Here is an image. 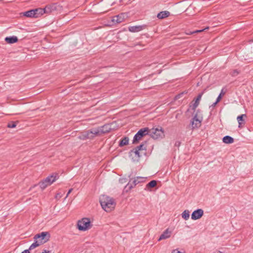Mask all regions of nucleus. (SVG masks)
<instances>
[{"instance_id": "7c9ffc66", "label": "nucleus", "mask_w": 253, "mask_h": 253, "mask_svg": "<svg viewBox=\"0 0 253 253\" xmlns=\"http://www.w3.org/2000/svg\"><path fill=\"white\" fill-rule=\"evenodd\" d=\"M171 253H182L181 252L178 251L177 249H175L172 250Z\"/></svg>"}, {"instance_id": "dca6fc26", "label": "nucleus", "mask_w": 253, "mask_h": 253, "mask_svg": "<svg viewBox=\"0 0 253 253\" xmlns=\"http://www.w3.org/2000/svg\"><path fill=\"white\" fill-rule=\"evenodd\" d=\"M170 13L168 11H163L159 12L157 14V17L159 19H162L168 17L169 16Z\"/></svg>"}, {"instance_id": "393cba45", "label": "nucleus", "mask_w": 253, "mask_h": 253, "mask_svg": "<svg viewBox=\"0 0 253 253\" xmlns=\"http://www.w3.org/2000/svg\"><path fill=\"white\" fill-rule=\"evenodd\" d=\"M240 71L237 70V69H235V70H233V71H232L230 74L231 76L232 77H235V76H237L238 75H239L240 74Z\"/></svg>"}, {"instance_id": "412c9836", "label": "nucleus", "mask_w": 253, "mask_h": 253, "mask_svg": "<svg viewBox=\"0 0 253 253\" xmlns=\"http://www.w3.org/2000/svg\"><path fill=\"white\" fill-rule=\"evenodd\" d=\"M182 217L187 220L190 217V212L188 210H185L183 211L181 214Z\"/></svg>"}, {"instance_id": "473e14b6", "label": "nucleus", "mask_w": 253, "mask_h": 253, "mask_svg": "<svg viewBox=\"0 0 253 253\" xmlns=\"http://www.w3.org/2000/svg\"><path fill=\"white\" fill-rule=\"evenodd\" d=\"M72 189H70L69 191L68 192L67 195L66 196V198L68 196V195L70 194V193L72 191Z\"/></svg>"}, {"instance_id": "58836bf2", "label": "nucleus", "mask_w": 253, "mask_h": 253, "mask_svg": "<svg viewBox=\"0 0 253 253\" xmlns=\"http://www.w3.org/2000/svg\"><path fill=\"white\" fill-rule=\"evenodd\" d=\"M180 94H178V95L176 96L175 98L176 99H178L180 97Z\"/></svg>"}, {"instance_id": "9b49d317", "label": "nucleus", "mask_w": 253, "mask_h": 253, "mask_svg": "<svg viewBox=\"0 0 253 253\" xmlns=\"http://www.w3.org/2000/svg\"><path fill=\"white\" fill-rule=\"evenodd\" d=\"M197 116V114H196L193 118L192 121L191 123L193 129L198 128L201 125V121L198 119Z\"/></svg>"}, {"instance_id": "c756f323", "label": "nucleus", "mask_w": 253, "mask_h": 253, "mask_svg": "<svg viewBox=\"0 0 253 253\" xmlns=\"http://www.w3.org/2000/svg\"><path fill=\"white\" fill-rule=\"evenodd\" d=\"M221 94L220 93V94L218 95V96L217 97V99H216V102H218L220 101V100H221Z\"/></svg>"}, {"instance_id": "5701e85b", "label": "nucleus", "mask_w": 253, "mask_h": 253, "mask_svg": "<svg viewBox=\"0 0 253 253\" xmlns=\"http://www.w3.org/2000/svg\"><path fill=\"white\" fill-rule=\"evenodd\" d=\"M157 184V182L155 180H152L147 184V187H154Z\"/></svg>"}, {"instance_id": "f257e3e1", "label": "nucleus", "mask_w": 253, "mask_h": 253, "mask_svg": "<svg viewBox=\"0 0 253 253\" xmlns=\"http://www.w3.org/2000/svg\"><path fill=\"white\" fill-rule=\"evenodd\" d=\"M111 129V125L110 124H106L97 128H93L84 131L81 133L78 137L82 140L91 139L95 137L101 136L103 134L109 132Z\"/></svg>"}, {"instance_id": "1a4fd4ad", "label": "nucleus", "mask_w": 253, "mask_h": 253, "mask_svg": "<svg viewBox=\"0 0 253 253\" xmlns=\"http://www.w3.org/2000/svg\"><path fill=\"white\" fill-rule=\"evenodd\" d=\"M50 238V234L47 232H42L40 234H36L34 237V240L42 242V244L48 241Z\"/></svg>"}, {"instance_id": "2f4dec72", "label": "nucleus", "mask_w": 253, "mask_h": 253, "mask_svg": "<svg viewBox=\"0 0 253 253\" xmlns=\"http://www.w3.org/2000/svg\"><path fill=\"white\" fill-rule=\"evenodd\" d=\"M119 181L120 183H124L126 182V179L125 178L120 179Z\"/></svg>"}, {"instance_id": "f3484780", "label": "nucleus", "mask_w": 253, "mask_h": 253, "mask_svg": "<svg viewBox=\"0 0 253 253\" xmlns=\"http://www.w3.org/2000/svg\"><path fill=\"white\" fill-rule=\"evenodd\" d=\"M23 15L24 16L30 18H35V11L34 9H31L30 10L27 11L23 13Z\"/></svg>"}, {"instance_id": "f704fd0d", "label": "nucleus", "mask_w": 253, "mask_h": 253, "mask_svg": "<svg viewBox=\"0 0 253 253\" xmlns=\"http://www.w3.org/2000/svg\"><path fill=\"white\" fill-rule=\"evenodd\" d=\"M128 143H119V146L120 147H123L125 145H126V144H127Z\"/></svg>"}, {"instance_id": "4c0bfd02", "label": "nucleus", "mask_w": 253, "mask_h": 253, "mask_svg": "<svg viewBox=\"0 0 253 253\" xmlns=\"http://www.w3.org/2000/svg\"><path fill=\"white\" fill-rule=\"evenodd\" d=\"M61 197V195H60L59 194H57L56 196V198H60Z\"/></svg>"}, {"instance_id": "20e7f679", "label": "nucleus", "mask_w": 253, "mask_h": 253, "mask_svg": "<svg viewBox=\"0 0 253 253\" xmlns=\"http://www.w3.org/2000/svg\"><path fill=\"white\" fill-rule=\"evenodd\" d=\"M58 174L57 173H53L40 182L39 185L41 189H44L48 186L52 184L54 182L58 179Z\"/></svg>"}, {"instance_id": "39448f33", "label": "nucleus", "mask_w": 253, "mask_h": 253, "mask_svg": "<svg viewBox=\"0 0 253 253\" xmlns=\"http://www.w3.org/2000/svg\"><path fill=\"white\" fill-rule=\"evenodd\" d=\"M77 227L80 231H85L88 230L91 227L90 219L88 218H83L78 221Z\"/></svg>"}, {"instance_id": "2eb2a0df", "label": "nucleus", "mask_w": 253, "mask_h": 253, "mask_svg": "<svg viewBox=\"0 0 253 253\" xmlns=\"http://www.w3.org/2000/svg\"><path fill=\"white\" fill-rule=\"evenodd\" d=\"M202 96V93L199 94L195 101V102L193 103V104L192 105V109L194 111H195L196 109V108L198 107V106L199 104L200 100H201Z\"/></svg>"}, {"instance_id": "b1692460", "label": "nucleus", "mask_w": 253, "mask_h": 253, "mask_svg": "<svg viewBox=\"0 0 253 253\" xmlns=\"http://www.w3.org/2000/svg\"><path fill=\"white\" fill-rule=\"evenodd\" d=\"M42 10H44V13H49L51 12V7L49 5H47L42 8Z\"/></svg>"}, {"instance_id": "cd10ccee", "label": "nucleus", "mask_w": 253, "mask_h": 253, "mask_svg": "<svg viewBox=\"0 0 253 253\" xmlns=\"http://www.w3.org/2000/svg\"><path fill=\"white\" fill-rule=\"evenodd\" d=\"M129 139L128 137H124L123 138L119 140V142H128Z\"/></svg>"}, {"instance_id": "c85d7f7f", "label": "nucleus", "mask_w": 253, "mask_h": 253, "mask_svg": "<svg viewBox=\"0 0 253 253\" xmlns=\"http://www.w3.org/2000/svg\"><path fill=\"white\" fill-rule=\"evenodd\" d=\"M207 29H209V27H207L206 28H205V29H202V30H197V31H195L194 33H199V32H202L205 30H207Z\"/></svg>"}, {"instance_id": "72a5a7b5", "label": "nucleus", "mask_w": 253, "mask_h": 253, "mask_svg": "<svg viewBox=\"0 0 253 253\" xmlns=\"http://www.w3.org/2000/svg\"><path fill=\"white\" fill-rule=\"evenodd\" d=\"M21 253H30V251L29 249L25 250L23 252H22Z\"/></svg>"}, {"instance_id": "4468645a", "label": "nucleus", "mask_w": 253, "mask_h": 253, "mask_svg": "<svg viewBox=\"0 0 253 253\" xmlns=\"http://www.w3.org/2000/svg\"><path fill=\"white\" fill-rule=\"evenodd\" d=\"M5 41L9 44L14 43L18 42V40L16 36L7 37L4 39Z\"/></svg>"}, {"instance_id": "7ed1b4c3", "label": "nucleus", "mask_w": 253, "mask_h": 253, "mask_svg": "<svg viewBox=\"0 0 253 253\" xmlns=\"http://www.w3.org/2000/svg\"><path fill=\"white\" fill-rule=\"evenodd\" d=\"M146 153V146L144 143L136 147L129 152V157L133 162H138L140 158Z\"/></svg>"}, {"instance_id": "bb28decb", "label": "nucleus", "mask_w": 253, "mask_h": 253, "mask_svg": "<svg viewBox=\"0 0 253 253\" xmlns=\"http://www.w3.org/2000/svg\"><path fill=\"white\" fill-rule=\"evenodd\" d=\"M244 116H246V115H241L240 116H239L238 117H237V120H238V122L239 124V125H241V122L242 121H243V117Z\"/></svg>"}, {"instance_id": "a878e982", "label": "nucleus", "mask_w": 253, "mask_h": 253, "mask_svg": "<svg viewBox=\"0 0 253 253\" xmlns=\"http://www.w3.org/2000/svg\"><path fill=\"white\" fill-rule=\"evenodd\" d=\"M18 122H10L7 124V127L9 128H14L16 127Z\"/></svg>"}, {"instance_id": "9d476101", "label": "nucleus", "mask_w": 253, "mask_h": 253, "mask_svg": "<svg viewBox=\"0 0 253 253\" xmlns=\"http://www.w3.org/2000/svg\"><path fill=\"white\" fill-rule=\"evenodd\" d=\"M204 214V211L199 209L194 211L191 214V218L193 220H197L200 219Z\"/></svg>"}, {"instance_id": "0eeeda50", "label": "nucleus", "mask_w": 253, "mask_h": 253, "mask_svg": "<svg viewBox=\"0 0 253 253\" xmlns=\"http://www.w3.org/2000/svg\"><path fill=\"white\" fill-rule=\"evenodd\" d=\"M150 129L148 127H144L140 129L133 137L132 142H137L141 139L149 135Z\"/></svg>"}, {"instance_id": "c9c22d12", "label": "nucleus", "mask_w": 253, "mask_h": 253, "mask_svg": "<svg viewBox=\"0 0 253 253\" xmlns=\"http://www.w3.org/2000/svg\"><path fill=\"white\" fill-rule=\"evenodd\" d=\"M217 103H218V102H216V101H215L214 103H213L212 104L211 106H212V107H214V106L216 105V104H217Z\"/></svg>"}, {"instance_id": "aec40b11", "label": "nucleus", "mask_w": 253, "mask_h": 253, "mask_svg": "<svg viewBox=\"0 0 253 253\" xmlns=\"http://www.w3.org/2000/svg\"><path fill=\"white\" fill-rule=\"evenodd\" d=\"M35 242L33 243L29 247V250H32L38 247L40 245H42V242L38 241L37 240H34Z\"/></svg>"}, {"instance_id": "a211bd4d", "label": "nucleus", "mask_w": 253, "mask_h": 253, "mask_svg": "<svg viewBox=\"0 0 253 253\" xmlns=\"http://www.w3.org/2000/svg\"><path fill=\"white\" fill-rule=\"evenodd\" d=\"M35 11V18H38L41 16H42L43 14H44V10H42V8H38L34 9Z\"/></svg>"}, {"instance_id": "4be33fe9", "label": "nucleus", "mask_w": 253, "mask_h": 253, "mask_svg": "<svg viewBox=\"0 0 253 253\" xmlns=\"http://www.w3.org/2000/svg\"><path fill=\"white\" fill-rule=\"evenodd\" d=\"M222 141L223 142H233L234 139L232 137L227 135L222 138Z\"/></svg>"}, {"instance_id": "ea45409f", "label": "nucleus", "mask_w": 253, "mask_h": 253, "mask_svg": "<svg viewBox=\"0 0 253 253\" xmlns=\"http://www.w3.org/2000/svg\"><path fill=\"white\" fill-rule=\"evenodd\" d=\"M220 93L221 94V95L224 94V92H223V89H222Z\"/></svg>"}, {"instance_id": "e433bc0d", "label": "nucleus", "mask_w": 253, "mask_h": 253, "mask_svg": "<svg viewBox=\"0 0 253 253\" xmlns=\"http://www.w3.org/2000/svg\"><path fill=\"white\" fill-rule=\"evenodd\" d=\"M50 251L47 250H44V251L42 253H49Z\"/></svg>"}, {"instance_id": "6ab92c4d", "label": "nucleus", "mask_w": 253, "mask_h": 253, "mask_svg": "<svg viewBox=\"0 0 253 253\" xmlns=\"http://www.w3.org/2000/svg\"><path fill=\"white\" fill-rule=\"evenodd\" d=\"M123 14L118 15L114 17L113 21H116L118 23H120L124 21Z\"/></svg>"}, {"instance_id": "f8f14e48", "label": "nucleus", "mask_w": 253, "mask_h": 253, "mask_svg": "<svg viewBox=\"0 0 253 253\" xmlns=\"http://www.w3.org/2000/svg\"><path fill=\"white\" fill-rule=\"evenodd\" d=\"M171 234V232L169 230V229H166L160 236L158 241L168 239L170 237Z\"/></svg>"}, {"instance_id": "6e6552de", "label": "nucleus", "mask_w": 253, "mask_h": 253, "mask_svg": "<svg viewBox=\"0 0 253 253\" xmlns=\"http://www.w3.org/2000/svg\"><path fill=\"white\" fill-rule=\"evenodd\" d=\"M149 135L154 139H158L164 136V132L161 127H160V128H152V129H150Z\"/></svg>"}, {"instance_id": "ddd939ff", "label": "nucleus", "mask_w": 253, "mask_h": 253, "mask_svg": "<svg viewBox=\"0 0 253 253\" xmlns=\"http://www.w3.org/2000/svg\"><path fill=\"white\" fill-rule=\"evenodd\" d=\"M144 27L145 26H130L128 27V30L131 32H138L142 30Z\"/></svg>"}, {"instance_id": "423d86ee", "label": "nucleus", "mask_w": 253, "mask_h": 253, "mask_svg": "<svg viewBox=\"0 0 253 253\" xmlns=\"http://www.w3.org/2000/svg\"><path fill=\"white\" fill-rule=\"evenodd\" d=\"M145 178L144 177L137 176L134 178L130 179L128 184L125 187L126 191L127 192L139 183L144 182L145 181Z\"/></svg>"}, {"instance_id": "f03ea898", "label": "nucleus", "mask_w": 253, "mask_h": 253, "mask_svg": "<svg viewBox=\"0 0 253 253\" xmlns=\"http://www.w3.org/2000/svg\"><path fill=\"white\" fill-rule=\"evenodd\" d=\"M99 201L102 209L106 212L111 211L116 207V203L115 200L107 195L101 196Z\"/></svg>"}]
</instances>
